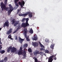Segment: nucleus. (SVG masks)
I'll use <instances>...</instances> for the list:
<instances>
[{
    "label": "nucleus",
    "mask_w": 62,
    "mask_h": 62,
    "mask_svg": "<svg viewBox=\"0 0 62 62\" xmlns=\"http://www.w3.org/2000/svg\"><path fill=\"white\" fill-rule=\"evenodd\" d=\"M10 50H11V52L14 53H15V52H16V51H17V48H15L14 47H12V46H10L8 48L7 50L8 53H9Z\"/></svg>",
    "instance_id": "f257e3e1"
},
{
    "label": "nucleus",
    "mask_w": 62,
    "mask_h": 62,
    "mask_svg": "<svg viewBox=\"0 0 62 62\" xmlns=\"http://www.w3.org/2000/svg\"><path fill=\"white\" fill-rule=\"evenodd\" d=\"M0 6L2 11H4V10H5L6 11H8V8L6 7L5 4H4L3 2L0 3Z\"/></svg>",
    "instance_id": "f03ea898"
},
{
    "label": "nucleus",
    "mask_w": 62,
    "mask_h": 62,
    "mask_svg": "<svg viewBox=\"0 0 62 62\" xmlns=\"http://www.w3.org/2000/svg\"><path fill=\"white\" fill-rule=\"evenodd\" d=\"M56 54H55V55H52V56H50L48 59V62H52L53 60V58H54V60H56V57H55V56H56Z\"/></svg>",
    "instance_id": "7ed1b4c3"
},
{
    "label": "nucleus",
    "mask_w": 62,
    "mask_h": 62,
    "mask_svg": "<svg viewBox=\"0 0 62 62\" xmlns=\"http://www.w3.org/2000/svg\"><path fill=\"white\" fill-rule=\"evenodd\" d=\"M12 24H14H14V26H17V25L19 24V22H20V21H16V19H13L12 20ZM15 22H16V23H15Z\"/></svg>",
    "instance_id": "20e7f679"
},
{
    "label": "nucleus",
    "mask_w": 62,
    "mask_h": 62,
    "mask_svg": "<svg viewBox=\"0 0 62 62\" xmlns=\"http://www.w3.org/2000/svg\"><path fill=\"white\" fill-rule=\"evenodd\" d=\"M9 7L10 10H9L8 11V15H10V14H11V13L12 11L13 10V8L11 4L9 5Z\"/></svg>",
    "instance_id": "39448f33"
},
{
    "label": "nucleus",
    "mask_w": 62,
    "mask_h": 62,
    "mask_svg": "<svg viewBox=\"0 0 62 62\" xmlns=\"http://www.w3.org/2000/svg\"><path fill=\"white\" fill-rule=\"evenodd\" d=\"M33 53L34 55L37 56V54H42V52H40L39 53V51H36L35 52H34Z\"/></svg>",
    "instance_id": "423d86ee"
},
{
    "label": "nucleus",
    "mask_w": 62,
    "mask_h": 62,
    "mask_svg": "<svg viewBox=\"0 0 62 62\" xmlns=\"http://www.w3.org/2000/svg\"><path fill=\"white\" fill-rule=\"evenodd\" d=\"M6 26H7V27H8L9 26V22L8 21L5 22L4 24L3 27H5Z\"/></svg>",
    "instance_id": "0eeeda50"
},
{
    "label": "nucleus",
    "mask_w": 62,
    "mask_h": 62,
    "mask_svg": "<svg viewBox=\"0 0 62 62\" xmlns=\"http://www.w3.org/2000/svg\"><path fill=\"white\" fill-rule=\"evenodd\" d=\"M33 37H34L32 38V39L36 41V40H37L38 39V36L37 35H36V34H34Z\"/></svg>",
    "instance_id": "6e6552de"
},
{
    "label": "nucleus",
    "mask_w": 62,
    "mask_h": 62,
    "mask_svg": "<svg viewBox=\"0 0 62 62\" xmlns=\"http://www.w3.org/2000/svg\"><path fill=\"white\" fill-rule=\"evenodd\" d=\"M24 2L22 1L21 2L19 1L18 2V4L19 5H20L21 6V8H23V5H24Z\"/></svg>",
    "instance_id": "1a4fd4ad"
},
{
    "label": "nucleus",
    "mask_w": 62,
    "mask_h": 62,
    "mask_svg": "<svg viewBox=\"0 0 62 62\" xmlns=\"http://www.w3.org/2000/svg\"><path fill=\"white\" fill-rule=\"evenodd\" d=\"M24 40V39H22L20 37H18V41L20 43L22 44L23 43V42Z\"/></svg>",
    "instance_id": "9d476101"
},
{
    "label": "nucleus",
    "mask_w": 62,
    "mask_h": 62,
    "mask_svg": "<svg viewBox=\"0 0 62 62\" xmlns=\"http://www.w3.org/2000/svg\"><path fill=\"white\" fill-rule=\"evenodd\" d=\"M12 29L11 28H10L9 30L6 32V34L8 35H9L10 33H12Z\"/></svg>",
    "instance_id": "9b49d317"
},
{
    "label": "nucleus",
    "mask_w": 62,
    "mask_h": 62,
    "mask_svg": "<svg viewBox=\"0 0 62 62\" xmlns=\"http://www.w3.org/2000/svg\"><path fill=\"white\" fill-rule=\"evenodd\" d=\"M24 34H25V37L26 38V37H27V35H26V34H27V32L28 31H27V29L26 28L24 29Z\"/></svg>",
    "instance_id": "f8f14e48"
},
{
    "label": "nucleus",
    "mask_w": 62,
    "mask_h": 62,
    "mask_svg": "<svg viewBox=\"0 0 62 62\" xmlns=\"http://www.w3.org/2000/svg\"><path fill=\"white\" fill-rule=\"evenodd\" d=\"M32 45L35 47H38V43L37 42H33L32 43Z\"/></svg>",
    "instance_id": "ddd939ff"
},
{
    "label": "nucleus",
    "mask_w": 62,
    "mask_h": 62,
    "mask_svg": "<svg viewBox=\"0 0 62 62\" xmlns=\"http://www.w3.org/2000/svg\"><path fill=\"white\" fill-rule=\"evenodd\" d=\"M19 1V0H15V5L16 6H17V7H19V5L18 4V2Z\"/></svg>",
    "instance_id": "4468645a"
},
{
    "label": "nucleus",
    "mask_w": 62,
    "mask_h": 62,
    "mask_svg": "<svg viewBox=\"0 0 62 62\" xmlns=\"http://www.w3.org/2000/svg\"><path fill=\"white\" fill-rule=\"evenodd\" d=\"M23 51L19 50L18 52V55H21V54H23Z\"/></svg>",
    "instance_id": "2eb2a0df"
},
{
    "label": "nucleus",
    "mask_w": 62,
    "mask_h": 62,
    "mask_svg": "<svg viewBox=\"0 0 62 62\" xmlns=\"http://www.w3.org/2000/svg\"><path fill=\"white\" fill-rule=\"evenodd\" d=\"M22 27H23L24 28H25L26 26H25V24L24 23H23L21 25Z\"/></svg>",
    "instance_id": "dca6fc26"
},
{
    "label": "nucleus",
    "mask_w": 62,
    "mask_h": 62,
    "mask_svg": "<svg viewBox=\"0 0 62 62\" xmlns=\"http://www.w3.org/2000/svg\"><path fill=\"white\" fill-rule=\"evenodd\" d=\"M26 50V48H24L23 51V54H26V52L25 51Z\"/></svg>",
    "instance_id": "f3484780"
},
{
    "label": "nucleus",
    "mask_w": 62,
    "mask_h": 62,
    "mask_svg": "<svg viewBox=\"0 0 62 62\" xmlns=\"http://www.w3.org/2000/svg\"><path fill=\"white\" fill-rule=\"evenodd\" d=\"M29 33H31V34H33V31L32 29H31L29 31Z\"/></svg>",
    "instance_id": "a211bd4d"
},
{
    "label": "nucleus",
    "mask_w": 62,
    "mask_h": 62,
    "mask_svg": "<svg viewBox=\"0 0 62 62\" xmlns=\"http://www.w3.org/2000/svg\"><path fill=\"white\" fill-rule=\"evenodd\" d=\"M28 47V44H25L23 45L24 48H26Z\"/></svg>",
    "instance_id": "6ab92c4d"
},
{
    "label": "nucleus",
    "mask_w": 62,
    "mask_h": 62,
    "mask_svg": "<svg viewBox=\"0 0 62 62\" xmlns=\"http://www.w3.org/2000/svg\"><path fill=\"white\" fill-rule=\"evenodd\" d=\"M33 16V15H32V13L31 12H30V13L29 14V17L30 18H31Z\"/></svg>",
    "instance_id": "aec40b11"
},
{
    "label": "nucleus",
    "mask_w": 62,
    "mask_h": 62,
    "mask_svg": "<svg viewBox=\"0 0 62 62\" xmlns=\"http://www.w3.org/2000/svg\"><path fill=\"white\" fill-rule=\"evenodd\" d=\"M54 44H52L50 46V47L52 49H54Z\"/></svg>",
    "instance_id": "412c9836"
},
{
    "label": "nucleus",
    "mask_w": 62,
    "mask_h": 62,
    "mask_svg": "<svg viewBox=\"0 0 62 62\" xmlns=\"http://www.w3.org/2000/svg\"><path fill=\"white\" fill-rule=\"evenodd\" d=\"M5 52V51L4 50H1L0 51V53L2 54H3Z\"/></svg>",
    "instance_id": "4be33fe9"
},
{
    "label": "nucleus",
    "mask_w": 62,
    "mask_h": 62,
    "mask_svg": "<svg viewBox=\"0 0 62 62\" xmlns=\"http://www.w3.org/2000/svg\"><path fill=\"white\" fill-rule=\"evenodd\" d=\"M21 28V27L20 26H19L16 29V31H18Z\"/></svg>",
    "instance_id": "5701e85b"
},
{
    "label": "nucleus",
    "mask_w": 62,
    "mask_h": 62,
    "mask_svg": "<svg viewBox=\"0 0 62 62\" xmlns=\"http://www.w3.org/2000/svg\"><path fill=\"white\" fill-rule=\"evenodd\" d=\"M8 60V57H6L4 59V61L5 62H7V60Z\"/></svg>",
    "instance_id": "b1692460"
},
{
    "label": "nucleus",
    "mask_w": 62,
    "mask_h": 62,
    "mask_svg": "<svg viewBox=\"0 0 62 62\" xmlns=\"http://www.w3.org/2000/svg\"><path fill=\"white\" fill-rule=\"evenodd\" d=\"M28 51L29 53H32V49L31 48H29L28 49Z\"/></svg>",
    "instance_id": "393cba45"
},
{
    "label": "nucleus",
    "mask_w": 62,
    "mask_h": 62,
    "mask_svg": "<svg viewBox=\"0 0 62 62\" xmlns=\"http://www.w3.org/2000/svg\"><path fill=\"white\" fill-rule=\"evenodd\" d=\"M25 25L26 27H27V26H29V24L28 22H26L25 23Z\"/></svg>",
    "instance_id": "a878e982"
},
{
    "label": "nucleus",
    "mask_w": 62,
    "mask_h": 62,
    "mask_svg": "<svg viewBox=\"0 0 62 62\" xmlns=\"http://www.w3.org/2000/svg\"><path fill=\"white\" fill-rule=\"evenodd\" d=\"M26 40L27 41H29L30 40L29 39V37H27L26 38Z\"/></svg>",
    "instance_id": "bb28decb"
},
{
    "label": "nucleus",
    "mask_w": 62,
    "mask_h": 62,
    "mask_svg": "<svg viewBox=\"0 0 62 62\" xmlns=\"http://www.w3.org/2000/svg\"><path fill=\"white\" fill-rule=\"evenodd\" d=\"M26 54H24L23 55V59H24V58H25L26 57Z\"/></svg>",
    "instance_id": "cd10ccee"
},
{
    "label": "nucleus",
    "mask_w": 62,
    "mask_h": 62,
    "mask_svg": "<svg viewBox=\"0 0 62 62\" xmlns=\"http://www.w3.org/2000/svg\"><path fill=\"white\" fill-rule=\"evenodd\" d=\"M27 15L26 14H22V16H23V17H25V16H26Z\"/></svg>",
    "instance_id": "c85d7f7f"
},
{
    "label": "nucleus",
    "mask_w": 62,
    "mask_h": 62,
    "mask_svg": "<svg viewBox=\"0 0 62 62\" xmlns=\"http://www.w3.org/2000/svg\"><path fill=\"white\" fill-rule=\"evenodd\" d=\"M45 53L46 54H48L49 53V51L48 50H45Z\"/></svg>",
    "instance_id": "c756f323"
},
{
    "label": "nucleus",
    "mask_w": 62,
    "mask_h": 62,
    "mask_svg": "<svg viewBox=\"0 0 62 62\" xmlns=\"http://www.w3.org/2000/svg\"><path fill=\"white\" fill-rule=\"evenodd\" d=\"M25 20H26V18H23L22 20V22H24V21Z\"/></svg>",
    "instance_id": "7c9ffc66"
},
{
    "label": "nucleus",
    "mask_w": 62,
    "mask_h": 62,
    "mask_svg": "<svg viewBox=\"0 0 62 62\" xmlns=\"http://www.w3.org/2000/svg\"><path fill=\"white\" fill-rule=\"evenodd\" d=\"M45 41L46 42H47L48 43L49 42V40H48V39H45Z\"/></svg>",
    "instance_id": "2f4dec72"
},
{
    "label": "nucleus",
    "mask_w": 62,
    "mask_h": 62,
    "mask_svg": "<svg viewBox=\"0 0 62 62\" xmlns=\"http://www.w3.org/2000/svg\"><path fill=\"white\" fill-rule=\"evenodd\" d=\"M40 46L41 47V48L43 47V48H45V47H44V46H43L42 44H41V45H40Z\"/></svg>",
    "instance_id": "473e14b6"
},
{
    "label": "nucleus",
    "mask_w": 62,
    "mask_h": 62,
    "mask_svg": "<svg viewBox=\"0 0 62 62\" xmlns=\"http://www.w3.org/2000/svg\"><path fill=\"white\" fill-rule=\"evenodd\" d=\"M26 20V22L28 23V21L29 20V18H27L25 19Z\"/></svg>",
    "instance_id": "72a5a7b5"
},
{
    "label": "nucleus",
    "mask_w": 62,
    "mask_h": 62,
    "mask_svg": "<svg viewBox=\"0 0 62 62\" xmlns=\"http://www.w3.org/2000/svg\"><path fill=\"white\" fill-rule=\"evenodd\" d=\"M30 12H26V14L27 15H29V14H30Z\"/></svg>",
    "instance_id": "f704fd0d"
},
{
    "label": "nucleus",
    "mask_w": 62,
    "mask_h": 62,
    "mask_svg": "<svg viewBox=\"0 0 62 62\" xmlns=\"http://www.w3.org/2000/svg\"><path fill=\"white\" fill-rule=\"evenodd\" d=\"M11 35H9L8 36V38L10 39L11 38Z\"/></svg>",
    "instance_id": "c9c22d12"
},
{
    "label": "nucleus",
    "mask_w": 62,
    "mask_h": 62,
    "mask_svg": "<svg viewBox=\"0 0 62 62\" xmlns=\"http://www.w3.org/2000/svg\"><path fill=\"white\" fill-rule=\"evenodd\" d=\"M19 51H23V48H22V47H20L19 50Z\"/></svg>",
    "instance_id": "e433bc0d"
},
{
    "label": "nucleus",
    "mask_w": 62,
    "mask_h": 62,
    "mask_svg": "<svg viewBox=\"0 0 62 62\" xmlns=\"http://www.w3.org/2000/svg\"><path fill=\"white\" fill-rule=\"evenodd\" d=\"M35 62H38V60L37 58H35Z\"/></svg>",
    "instance_id": "4c0bfd02"
},
{
    "label": "nucleus",
    "mask_w": 62,
    "mask_h": 62,
    "mask_svg": "<svg viewBox=\"0 0 62 62\" xmlns=\"http://www.w3.org/2000/svg\"><path fill=\"white\" fill-rule=\"evenodd\" d=\"M15 40H18V37H17V36H15Z\"/></svg>",
    "instance_id": "58836bf2"
},
{
    "label": "nucleus",
    "mask_w": 62,
    "mask_h": 62,
    "mask_svg": "<svg viewBox=\"0 0 62 62\" xmlns=\"http://www.w3.org/2000/svg\"><path fill=\"white\" fill-rule=\"evenodd\" d=\"M40 50H41V51H44V50H45V49L43 48H40Z\"/></svg>",
    "instance_id": "ea45409f"
},
{
    "label": "nucleus",
    "mask_w": 62,
    "mask_h": 62,
    "mask_svg": "<svg viewBox=\"0 0 62 62\" xmlns=\"http://www.w3.org/2000/svg\"><path fill=\"white\" fill-rule=\"evenodd\" d=\"M7 1H4V4L5 5H7Z\"/></svg>",
    "instance_id": "a19ab883"
},
{
    "label": "nucleus",
    "mask_w": 62,
    "mask_h": 62,
    "mask_svg": "<svg viewBox=\"0 0 62 62\" xmlns=\"http://www.w3.org/2000/svg\"><path fill=\"white\" fill-rule=\"evenodd\" d=\"M4 60H2L1 61H0V62H4Z\"/></svg>",
    "instance_id": "79ce46f5"
},
{
    "label": "nucleus",
    "mask_w": 62,
    "mask_h": 62,
    "mask_svg": "<svg viewBox=\"0 0 62 62\" xmlns=\"http://www.w3.org/2000/svg\"><path fill=\"white\" fill-rule=\"evenodd\" d=\"M1 46H2L0 44V50H1L2 48V47H1Z\"/></svg>",
    "instance_id": "37998d69"
},
{
    "label": "nucleus",
    "mask_w": 62,
    "mask_h": 62,
    "mask_svg": "<svg viewBox=\"0 0 62 62\" xmlns=\"http://www.w3.org/2000/svg\"><path fill=\"white\" fill-rule=\"evenodd\" d=\"M16 32H17V31H16H16H14L13 32V34H14V33H15Z\"/></svg>",
    "instance_id": "c03bdc74"
},
{
    "label": "nucleus",
    "mask_w": 62,
    "mask_h": 62,
    "mask_svg": "<svg viewBox=\"0 0 62 62\" xmlns=\"http://www.w3.org/2000/svg\"><path fill=\"white\" fill-rule=\"evenodd\" d=\"M36 58V57H34L33 58V59H34L35 60V58Z\"/></svg>",
    "instance_id": "a18cd8bd"
},
{
    "label": "nucleus",
    "mask_w": 62,
    "mask_h": 62,
    "mask_svg": "<svg viewBox=\"0 0 62 62\" xmlns=\"http://www.w3.org/2000/svg\"><path fill=\"white\" fill-rule=\"evenodd\" d=\"M19 16H22V14H21H21H19Z\"/></svg>",
    "instance_id": "49530a36"
},
{
    "label": "nucleus",
    "mask_w": 62,
    "mask_h": 62,
    "mask_svg": "<svg viewBox=\"0 0 62 62\" xmlns=\"http://www.w3.org/2000/svg\"><path fill=\"white\" fill-rule=\"evenodd\" d=\"M0 44H2V43L1 42V39H0Z\"/></svg>",
    "instance_id": "de8ad7c7"
},
{
    "label": "nucleus",
    "mask_w": 62,
    "mask_h": 62,
    "mask_svg": "<svg viewBox=\"0 0 62 62\" xmlns=\"http://www.w3.org/2000/svg\"><path fill=\"white\" fill-rule=\"evenodd\" d=\"M39 44H40V45H41V43L40 42H39Z\"/></svg>",
    "instance_id": "09e8293b"
},
{
    "label": "nucleus",
    "mask_w": 62,
    "mask_h": 62,
    "mask_svg": "<svg viewBox=\"0 0 62 62\" xmlns=\"http://www.w3.org/2000/svg\"><path fill=\"white\" fill-rule=\"evenodd\" d=\"M10 39H11V40L13 39L11 37Z\"/></svg>",
    "instance_id": "8fccbe9b"
},
{
    "label": "nucleus",
    "mask_w": 62,
    "mask_h": 62,
    "mask_svg": "<svg viewBox=\"0 0 62 62\" xmlns=\"http://www.w3.org/2000/svg\"><path fill=\"white\" fill-rule=\"evenodd\" d=\"M19 11H20V9H19L18 10H17V12H19Z\"/></svg>",
    "instance_id": "3c124183"
},
{
    "label": "nucleus",
    "mask_w": 62,
    "mask_h": 62,
    "mask_svg": "<svg viewBox=\"0 0 62 62\" xmlns=\"http://www.w3.org/2000/svg\"><path fill=\"white\" fill-rule=\"evenodd\" d=\"M1 29H1V28H0V31H1Z\"/></svg>",
    "instance_id": "603ef678"
},
{
    "label": "nucleus",
    "mask_w": 62,
    "mask_h": 62,
    "mask_svg": "<svg viewBox=\"0 0 62 62\" xmlns=\"http://www.w3.org/2000/svg\"><path fill=\"white\" fill-rule=\"evenodd\" d=\"M5 1H8V0H5Z\"/></svg>",
    "instance_id": "864d4df0"
},
{
    "label": "nucleus",
    "mask_w": 62,
    "mask_h": 62,
    "mask_svg": "<svg viewBox=\"0 0 62 62\" xmlns=\"http://www.w3.org/2000/svg\"><path fill=\"white\" fill-rule=\"evenodd\" d=\"M38 62H41L39 61Z\"/></svg>",
    "instance_id": "5fc2aeb1"
},
{
    "label": "nucleus",
    "mask_w": 62,
    "mask_h": 62,
    "mask_svg": "<svg viewBox=\"0 0 62 62\" xmlns=\"http://www.w3.org/2000/svg\"><path fill=\"white\" fill-rule=\"evenodd\" d=\"M1 0H0V1H1Z\"/></svg>",
    "instance_id": "6e6d98bb"
}]
</instances>
